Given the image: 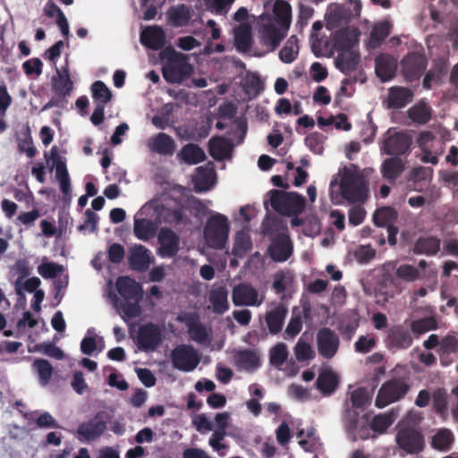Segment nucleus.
Masks as SVG:
<instances>
[{"label":"nucleus","mask_w":458,"mask_h":458,"mask_svg":"<svg viewBox=\"0 0 458 458\" xmlns=\"http://www.w3.org/2000/svg\"><path fill=\"white\" fill-rule=\"evenodd\" d=\"M161 58L166 61L162 69L163 77L166 81L180 83L191 74L192 67L185 55L167 47L161 53Z\"/></svg>","instance_id":"1"},{"label":"nucleus","mask_w":458,"mask_h":458,"mask_svg":"<svg viewBox=\"0 0 458 458\" xmlns=\"http://www.w3.org/2000/svg\"><path fill=\"white\" fill-rule=\"evenodd\" d=\"M268 194L271 207L280 215H300L305 208L306 199L297 192L271 190Z\"/></svg>","instance_id":"2"},{"label":"nucleus","mask_w":458,"mask_h":458,"mask_svg":"<svg viewBox=\"0 0 458 458\" xmlns=\"http://www.w3.org/2000/svg\"><path fill=\"white\" fill-rule=\"evenodd\" d=\"M51 82L54 96L44 105L41 111H47L53 107L66 108L67 98L73 90V81L71 80L67 67L62 70L56 69V75L53 76Z\"/></svg>","instance_id":"3"},{"label":"nucleus","mask_w":458,"mask_h":458,"mask_svg":"<svg viewBox=\"0 0 458 458\" xmlns=\"http://www.w3.org/2000/svg\"><path fill=\"white\" fill-rule=\"evenodd\" d=\"M340 191L342 197L348 202L362 203L368 198V182L361 174L345 168L340 182Z\"/></svg>","instance_id":"4"},{"label":"nucleus","mask_w":458,"mask_h":458,"mask_svg":"<svg viewBox=\"0 0 458 458\" xmlns=\"http://www.w3.org/2000/svg\"><path fill=\"white\" fill-rule=\"evenodd\" d=\"M111 415L99 411L89 420L79 424L76 429L77 438L81 442H93L101 437L107 429Z\"/></svg>","instance_id":"5"},{"label":"nucleus","mask_w":458,"mask_h":458,"mask_svg":"<svg viewBox=\"0 0 458 458\" xmlns=\"http://www.w3.org/2000/svg\"><path fill=\"white\" fill-rule=\"evenodd\" d=\"M229 230L228 218L225 215L216 213L207 221L204 237L210 247L222 249L228 239Z\"/></svg>","instance_id":"6"},{"label":"nucleus","mask_w":458,"mask_h":458,"mask_svg":"<svg viewBox=\"0 0 458 458\" xmlns=\"http://www.w3.org/2000/svg\"><path fill=\"white\" fill-rule=\"evenodd\" d=\"M410 386L402 378H392L382 384L376 397L375 405L384 408L404 398Z\"/></svg>","instance_id":"7"},{"label":"nucleus","mask_w":458,"mask_h":458,"mask_svg":"<svg viewBox=\"0 0 458 458\" xmlns=\"http://www.w3.org/2000/svg\"><path fill=\"white\" fill-rule=\"evenodd\" d=\"M171 360L174 369L191 372L199 365L200 357L191 345L180 344L172 351Z\"/></svg>","instance_id":"8"},{"label":"nucleus","mask_w":458,"mask_h":458,"mask_svg":"<svg viewBox=\"0 0 458 458\" xmlns=\"http://www.w3.org/2000/svg\"><path fill=\"white\" fill-rule=\"evenodd\" d=\"M384 341L388 350L395 352L409 349L413 344V336L408 327L397 324L387 328Z\"/></svg>","instance_id":"9"},{"label":"nucleus","mask_w":458,"mask_h":458,"mask_svg":"<svg viewBox=\"0 0 458 458\" xmlns=\"http://www.w3.org/2000/svg\"><path fill=\"white\" fill-rule=\"evenodd\" d=\"M427 66L428 59L421 53L410 52L401 61L402 73L409 82L418 81L425 72Z\"/></svg>","instance_id":"10"},{"label":"nucleus","mask_w":458,"mask_h":458,"mask_svg":"<svg viewBox=\"0 0 458 458\" xmlns=\"http://www.w3.org/2000/svg\"><path fill=\"white\" fill-rule=\"evenodd\" d=\"M162 343V330L155 323L148 322L138 329L137 344L144 352H153Z\"/></svg>","instance_id":"11"},{"label":"nucleus","mask_w":458,"mask_h":458,"mask_svg":"<svg viewBox=\"0 0 458 458\" xmlns=\"http://www.w3.org/2000/svg\"><path fill=\"white\" fill-rule=\"evenodd\" d=\"M424 437L412 428H401L396 435V443L406 454H417L424 449Z\"/></svg>","instance_id":"12"},{"label":"nucleus","mask_w":458,"mask_h":458,"mask_svg":"<svg viewBox=\"0 0 458 458\" xmlns=\"http://www.w3.org/2000/svg\"><path fill=\"white\" fill-rule=\"evenodd\" d=\"M340 346L338 335L328 327H322L317 333V348L318 354L327 360L335 356Z\"/></svg>","instance_id":"13"},{"label":"nucleus","mask_w":458,"mask_h":458,"mask_svg":"<svg viewBox=\"0 0 458 458\" xmlns=\"http://www.w3.org/2000/svg\"><path fill=\"white\" fill-rule=\"evenodd\" d=\"M411 136L403 131L394 132L386 137L380 149L389 156H400L410 151Z\"/></svg>","instance_id":"14"},{"label":"nucleus","mask_w":458,"mask_h":458,"mask_svg":"<svg viewBox=\"0 0 458 458\" xmlns=\"http://www.w3.org/2000/svg\"><path fill=\"white\" fill-rule=\"evenodd\" d=\"M51 158L53 165L50 171L55 168V178L60 183V190L64 195V199L70 200L72 198V189L71 180L66 167V160L64 157L59 156L56 147L51 148Z\"/></svg>","instance_id":"15"},{"label":"nucleus","mask_w":458,"mask_h":458,"mask_svg":"<svg viewBox=\"0 0 458 458\" xmlns=\"http://www.w3.org/2000/svg\"><path fill=\"white\" fill-rule=\"evenodd\" d=\"M268 254L276 262H284L293 254V242L288 233H280L272 238Z\"/></svg>","instance_id":"16"},{"label":"nucleus","mask_w":458,"mask_h":458,"mask_svg":"<svg viewBox=\"0 0 458 458\" xmlns=\"http://www.w3.org/2000/svg\"><path fill=\"white\" fill-rule=\"evenodd\" d=\"M157 241L160 244L157 254L163 258H174L180 250V237L170 228L162 227Z\"/></svg>","instance_id":"17"},{"label":"nucleus","mask_w":458,"mask_h":458,"mask_svg":"<svg viewBox=\"0 0 458 458\" xmlns=\"http://www.w3.org/2000/svg\"><path fill=\"white\" fill-rule=\"evenodd\" d=\"M233 302L235 306H259L262 299H259L258 291L249 284H239L233 289Z\"/></svg>","instance_id":"18"},{"label":"nucleus","mask_w":458,"mask_h":458,"mask_svg":"<svg viewBox=\"0 0 458 458\" xmlns=\"http://www.w3.org/2000/svg\"><path fill=\"white\" fill-rule=\"evenodd\" d=\"M413 91L406 87L393 86L388 89L384 105L387 109L399 110L413 100Z\"/></svg>","instance_id":"19"},{"label":"nucleus","mask_w":458,"mask_h":458,"mask_svg":"<svg viewBox=\"0 0 458 458\" xmlns=\"http://www.w3.org/2000/svg\"><path fill=\"white\" fill-rule=\"evenodd\" d=\"M127 260L131 269L140 273L147 271L153 261L150 251L140 244L129 249Z\"/></svg>","instance_id":"20"},{"label":"nucleus","mask_w":458,"mask_h":458,"mask_svg":"<svg viewBox=\"0 0 458 458\" xmlns=\"http://www.w3.org/2000/svg\"><path fill=\"white\" fill-rule=\"evenodd\" d=\"M140 39L146 47L159 50L165 44V34L160 26H148L141 31Z\"/></svg>","instance_id":"21"},{"label":"nucleus","mask_w":458,"mask_h":458,"mask_svg":"<svg viewBox=\"0 0 458 458\" xmlns=\"http://www.w3.org/2000/svg\"><path fill=\"white\" fill-rule=\"evenodd\" d=\"M397 61L388 54H381L375 60V72L381 81L392 80L396 72Z\"/></svg>","instance_id":"22"},{"label":"nucleus","mask_w":458,"mask_h":458,"mask_svg":"<svg viewBox=\"0 0 458 458\" xmlns=\"http://www.w3.org/2000/svg\"><path fill=\"white\" fill-rule=\"evenodd\" d=\"M116 289L118 293L124 300H132L140 301L143 294L141 285L133 278L129 276H120L116 281Z\"/></svg>","instance_id":"23"},{"label":"nucleus","mask_w":458,"mask_h":458,"mask_svg":"<svg viewBox=\"0 0 458 458\" xmlns=\"http://www.w3.org/2000/svg\"><path fill=\"white\" fill-rule=\"evenodd\" d=\"M404 169L405 164L401 157H391L383 161L380 166V173L388 182L394 183Z\"/></svg>","instance_id":"24"},{"label":"nucleus","mask_w":458,"mask_h":458,"mask_svg":"<svg viewBox=\"0 0 458 458\" xmlns=\"http://www.w3.org/2000/svg\"><path fill=\"white\" fill-rule=\"evenodd\" d=\"M177 159L186 165H197L205 161L207 156L198 144L188 143L177 153Z\"/></svg>","instance_id":"25"},{"label":"nucleus","mask_w":458,"mask_h":458,"mask_svg":"<svg viewBox=\"0 0 458 458\" xmlns=\"http://www.w3.org/2000/svg\"><path fill=\"white\" fill-rule=\"evenodd\" d=\"M148 147L152 152L163 156H172L176 148L174 140L165 132H159L149 141Z\"/></svg>","instance_id":"26"},{"label":"nucleus","mask_w":458,"mask_h":458,"mask_svg":"<svg viewBox=\"0 0 458 458\" xmlns=\"http://www.w3.org/2000/svg\"><path fill=\"white\" fill-rule=\"evenodd\" d=\"M288 310L284 305H278L265 315V321L271 335H277L282 331Z\"/></svg>","instance_id":"27"},{"label":"nucleus","mask_w":458,"mask_h":458,"mask_svg":"<svg viewBox=\"0 0 458 458\" xmlns=\"http://www.w3.org/2000/svg\"><path fill=\"white\" fill-rule=\"evenodd\" d=\"M232 144L222 136H214L208 141L209 155L216 160H223L230 157Z\"/></svg>","instance_id":"28"},{"label":"nucleus","mask_w":458,"mask_h":458,"mask_svg":"<svg viewBox=\"0 0 458 458\" xmlns=\"http://www.w3.org/2000/svg\"><path fill=\"white\" fill-rule=\"evenodd\" d=\"M360 32L355 28H344L335 32V41L339 50H352L358 44Z\"/></svg>","instance_id":"29"},{"label":"nucleus","mask_w":458,"mask_h":458,"mask_svg":"<svg viewBox=\"0 0 458 458\" xmlns=\"http://www.w3.org/2000/svg\"><path fill=\"white\" fill-rule=\"evenodd\" d=\"M360 55L353 50L341 51L336 58V66L345 74H350L357 69Z\"/></svg>","instance_id":"30"},{"label":"nucleus","mask_w":458,"mask_h":458,"mask_svg":"<svg viewBox=\"0 0 458 458\" xmlns=\"http://www.w3.org/2000/svg\"><path fill=\"white\" fill-rule=\"evenodd\" d=\"M339 385V378L335 373L331 370L322 371L316 381L317 388L324 394H332Z\"/></svg>","instance_id":"31"},{"label":"nucleus","mask_w":458,"mask_h":458,"mask_svg":"<svg viewBox=\"0 0 458 458\" xmlns=\"http://www.w3.org/2000/svg\"><path fill=\"white\" fill-rule=\"evenodd\" d=\"M166 14L168 22L173 27H183L191 18L190 8L183 4L169 8Z\"/></svg>","instance_id":"32"},{"label":"nucleus","mask_w":458,"mask_h":458,"mask_svg":"<svg viewBox=\"0 0 458 458\" xmlns=\"http://www.w3.org/2000/svg\"><path fill=\"white\" fill-rule=\"evenodd\" d=\"M449 394L445 388L438 387L432 393L433 411L442 419L448 416Z\"/></svg>","instance_id":"33"},{"label":"nucleus","mask_w":458,"mask_h":458,"mask_svg":"<svg viewBox=\"0 0 458 458\" xmlns=\"http://www.w3.org/2000/svg\"><path fill=\"white\" fill-rule=\"evenodd\" d=\"M208 299L214 313L224 314L229 308L228 292L225 287L220 286L213 289Z\"/></svg>","instance_id":"34"},{"label":"nucleus","mask_w":458,"mask_h":458,"mask_svg":"<svg viewBox=\"0 0 458 458\" xmlns=\"http://www.w3.org/2000/svg\"><path fill=\"white\" fill-rule=\"evenodd\" d=\"M440 239L435 236L420 237L413 248L416 254L436 255L440 250Z\"/></svg>","instance_id":"35"},{"label":"nucleus","mask_w":458,"mask_h":458,"mask_svg":"<svg viewBox=\"0 0 458 458\" xmlns=\"http://www.w3.org/2000/svg\"><path fill=\"white\" fill-rule=\"evenodd\" d=\"M234 32V44L238 51H248L252 43L251 28L249 24H241L236 27Z\"/></svg>","instance_id":"36"},{"label":"nucleus","mask_w":458,"mask_h":458,"mask_svg":"<svg viewBox=\"0 0 458 458\" xmlns=\"http://www.w3.org/2000/svg\"><path fill=\"white\" fill-rule=\"evenodd\" d=\"M398 213L391 207H381L373 215V222L378 227H389L394 225Z\"/></svg>","instance_id":"37"},{"label":"nucleus","mask_w":458,"mask_h":458,"mask_svg":"<svg viewBox=\"0 0 458 458\" xmlns=\"http://www.w3.org/2000/svg\"><path fill=\"white\" fill-rule=\"evenodd\" d=\"M408 117L419 124H426L432 117L430 106L423 100L408 110Z\"/></svg>","instance_id":"38"},{"label":"nucleus","mask_w":458,"mask_h":458,"mask_svg":"<svg viewBox=\"0 0 458 458\" xmlns=\"http://www.w3.org/2000/svg\"><path fill=\"white\" fill-rule=\"evenodd\" d=\"M454 441L453 432L448 428H440L433 436L431 446L438 451L447 452L451 449Z\"/></svg>","instance_id":"39"},{"label":"nucleus","mask_w":458,"mask_h":458,"mask_svg":"<svg viewBox=\"0 0 458 458\" xmlns=\"http://www.w3.org/2000/svg\"><path fill=\"white\" fill-rule=\"evenodd\" d=\"M133 232L139 240L147 242L156 235L157 227L148 219H135Z\"/></svg>","instance_id":"40"},{"label":"nucleus","mask_w":458,"mask_h":458,"mask_svg":"<svg viewBox=\"0 0 458 458\" xmlns=\"http://www.w3.org/2000/svg\"><path fill=\"white\" fill-rule=\"evenodd\" d=\"M262 233L266 236H276L280 233H287V227L283 220L275 216L267 215L262 222Z\"/></svg>","instance_id":"41"},{"label":"nucleus","mask_w":458,"mask_h":458,"mask_svg":"<svg viewBox=\"0 0 458 458\" xmlns=\"http://www.w3.org/2000/svg\"><path fill=\"white\" fill-rule=\"evenodd\" d=\"M237 365L246 370H253L260 366L256 352L252 350L241 351L236 355Z\"/></svg>","instance_id":"42"},{"label":"nucleus","mask_w":458,"mask_h":458,"mask_svg":"<svg viewBox=\"0 0 458 458\" xmlns=\"http://www.w3.org/2000/svg\"><path fill=\"white\" fill-rule=\"evenodd\" d=\"M299 45L295 35L291 36L279 52V58L285 64L293 63L298 55Z\"/></svg>","instance_id":"43"},{"label":"nucleus","mask_w":458,"mask_h":458,"mask_svg":"<svg viewBox=\"0 0 458 458\" xmlns=\"http://www.w3.org/2000/svg\"><path fill=\"white\" fill-rule=\"evenodd\" d=\"M352 12L343 5H335L327 13V22L330 25L338 27L344 22H348Z\"/></svg>","instance_id":"44"},{"label":"nucleus","mask_w":458,"mask_h":458,"mask_svg":"<svg viewBox=\"0 0 458 458\" xmlns=\"http://www.w3.org/2000/svg\"><path fill=\"white\" fill-rule=\"evenodd\" d=\"M32 368L37 371L41 385H47L53 375V366L45 359H36L32 363Z\"/></svg>","instance_id":"45"},{"label":"nucleus","mask_w":458,"mask_h":458,"mask_svg":"<svg viewBox=\"0 0 458 458\" xmlns=\"http://www.w3.org/2000/svg\"><path fill=\"white\" fill-rule=\"evenodd\" d=\"M92 98L97 104L106 106L112 99V92L101 81H97L91 85Z\"/></svg>","instance_id":"46"},{"label":"nucleus","mask_w":458,"mask_h":458,"mask_svg":"<svg viewBox=\"0 0 458 458\" xmlns=\"http://www.w3.org/2000/svg\"><path fill=\"white\" fill-rule=\"evenodd\" d=\"M391 24L388 21H381L374 25L370 32V43L373 47H378L388 37Z\"/></svg>","instance_id":"47"},{"label":"nucleus","mask_w":458,"mask_h":458,"mask_svg":"<svg viewBox=\"0 0 458 458\" xmlns=\"http://www.w3.org/2000/svg\"><path fill=\"white\" fill-rule=\"evenodd\" d=\"M188 333L191 340L199 344H204L208 339V334L205 326L198 320L187 324Z\"/></svg>","instance_id":"48"},{"label":"nucleus","mask_w":458,"mask_h":458,"mask_svg":"<svg viewBox=\"0 0 458 458\" xmlns=\"http://www.w3.org/2000/svg\"><path fill=\"white\" fill-rule=\"evenodd\" d=\"M287 357V346L284 343H279L276 344L270 350L269 361L273 366L276 368H280L285 362Z\"/></svg>","instance_id":"49"},{"label":"nucleus","mask_w":458,"mask_h":458,"mask_svg":"<svg viewBox=\"0 0 458 458\" xmlns=\"http://www.w3.org/2000/svg\"><path fill=\"white\" fill-rule=\"evenodd\" d=\"M445 70L446 67L444 62H438L437 64H435L434 68L426 72L423 79L422 87L426 89H430L432 81H438Z\"/></svg>","instance_id":"50"},{"label":"nucleus","mask_w":458,"mask_h":458,"mask_svg":"<svg viewBox=\"0 0 458 458\" xmlns=\"http://www.w3.org/2000/svg\"><path fill=\"white\" fill-rule=\"evenodd\" d=\"M394 419L390 414H377L374 416L370 422V428L374 432L382 434L393 424Z\"/></svg>","instance_id":"51"},{"label":"nucleus","mask_w":458,"mask_h":458,"mask_svg":"<svg viewBox=\"0 0 458 458\" xmlns=\"http://www.w3.org/2000/svg\"><path fill=\"white\" fill-rule=\"evenodd\" d=\"M262 37L265 45L271 47L272 50L278 47L283 38L280 30L276 27H266Z\"/></svg>","instance_id":"52"},{"label":"nucleus","mask_w":458,"mask_h":458,"mask_svg":"<svg viewBox=\"0 0 458 458\" xmlns=\"http://www.w3.org/2000/svg\"><path fill=\"white\" fill-rule=\"evenodd\" d=\"M274 13L283 24L290 23L292 8L288 2L276 0L274 4Z\"/></svg>","instance_id":"53"},{"label":"nucleus","mask_w":458,"mask_h":458,"mask_svg":"<svg viewBox=\"0 0 458 458\" xmlns=\"http://www.w3.org/2000/svg\"><path fill=\"white\" fill-rule=\"evenodd\" d=\"M395 275L403 281L414 282L419 278L420 271L412 265L403 264L396 268Z\"/></svg>","instance_id":"54"},{"label":"nucleus","mask_w":458,"mask_h":458,"mask_svg":"<svg viewBox=\"0 0 458 458\" xmlns=\"http://www.w3.org/2000/svg\"><path fill=\"white\" fill-rule=\"evenodd\" d=\"M165 221L171 225H178L187 224L189 219L185 214L183 207L169 208L165 214Z\"/></svg>","instance_id":"55"},{"label":"nucleus","mask_w":458,"mask_h":458,"mask_svg":"<svg viewBox=\"0 0 458 458\" xmlns=\"http://www.w3.org/2000/svg\"><path fill=\"white\" fill-rule=\"evenodd\" d=\"M295 356L298 361L302 362L312 360L315 352L311 345L306 342L299 340L294 347Z\"/></svg>","instance_id":"56"},{"label":"nucleus","mask_w":458,"mask_h":458,"mask_svg":"<svg viewBox=\"0 0 458 458\" xmlns=\"http://www.w3.org/2000/svg\"><path fill=\"white\" fill-rule=\"evenodd\" d=\"M63 270V266L55 262H44L38 267V274L45 279L55 278Z\"/></svg>","instance_id":"57"},{"label":"nucleus","mask_w":458,"mask_h":458,"mask_svg":"<svg viewBox=\"0 0 458 458\" xmlns=\"http://www.w3.org/2000/svg\"><path fill=\"white\" fill-rule=\"evenodd\" d=\"M350 400L353 408L360 409L369 403V396L365 388L359 387L351 393Z\"/></svg>","instance_id":"58"},{"label":"nucleus","mask_w":458,"mask_h":458,"mask_svg":"<svg viewBox=\"0 0 458 458\" xmlns=\"http://www.w3.org/2000/svg\"><path fill=\"white\" fill-rule=\"evenodd\" d=\"M35 350L49 357L62 360L64 356L63 351L51 343H42L35 346Z\"/></svg>","instance_id":"59"},{"label":"nucleus","mask_w":458,"mask_h":458,"mask_svg":"<svg viewBox=\"0 0 458 458\" xmlns=\"http://www.w3.org/2000/svg\"><path fill=\"white\" fill-rule=\"evenodd\" d=\"M130 301L131 300H124L120 304V309L125 317L134 318L140 315L141 310L139 301H134V302H131Z\"/></svg>","instance_id":"60"},{"label":"nucleus","mask_w":458,"mask_h":458,"mask_svg":"<svg viewBox=\"0 0 458 458\" xmlns=\"http://www.w3.org/2000/svg\"><path fill=\"white\" fill-rule=\"evenodd\" d=\"M18 149L21 153H26L30 158L36 156L37 149L33 145V140L30 133H27L23 139L19 140Z\"/></svg>","instance_id":"61"},{"label":"nucleus","mask_w":458,"mask_h":458,"mask_svg":"<svg viewBox=\"0 0 458 458\" xmlns=\"http://www.w3.org/2000/svg\"><path fill=\"white\" fill-rule=\"evenodd\" d=\"M302 328L301 317L293 316L284 330L285 338H294Z\"/></svg>","instance_id":"62"},{"label":"nucleus","mask_w":458,"mask_h":458,"mask_svg":"<svg viewBox=\"0 0 458 458\" xmlns=\"http://www.w3.org/2000/svg\"><path fill=\"white\" fill-rule=\"evenodd\" d=\"M322 136L319 133H311L305 138L306 146L315 154L323 152Z\"/></svg>","instance_id":"63"},{"label":"nucleus","mask_w":458,"mask_h":458,"mask_svg":"<svg viewBox=\"0 0 458 458\" xmlns=\"http://www.w3.org/2000/svg\"><path fill=\"white\" fill-rule=\"evenodd\" d=\"M375 345L376 340L373 337L360 335L356 341L354 347L357 352L368 353L375 347Z\"/></svg>","instance_id":"64"}]
</instances>
